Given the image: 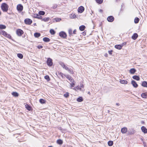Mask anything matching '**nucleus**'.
Wrapping results in <instances>:
<instances>
[{"instance_id":"bb28decb","label":"nucleus","mask_w":147,"mask_h":147,"mask_svg":"<svg viewBox=\"0 0 147 147\" xmlns=\"http://www.w3.org/2000/svg\"><path fill=\"white\" fill-rule=\"evenodd\" d=\"M41 35V34L40 33L35 32L34 34V36L35 38H38L40 37Z\"/></svg>"},{"instance_id":"1a4fd4ad","label":"nucleus","mask_w":147,"mask_h":147,"mask_svg":"<svg viewBox=\"0 0 147 147\" xmlns=\"http://www.w3.org/2000/svg\"><path fill=\"white\" fill-rule=\"evenodd\" d=\"M16 33L18 36H21L24 33V32L22 30L19 29L17 30Z\"/></svg>"},{"instance_id":"5701e85b","label":"nucleus","mask_w":147,"mask_h":147,"mask_svg":"<svg viewBox=\"0 0 147 147\" xmlns=\"http://www.w3.org/2000/svg\"><path fill=\"white\" fill-rule=\"evenodd\" d=\"M141 97L144 98H146L147 97V92H145L144 93H142L141 94Z\"/></svg>"},{"instance_id":"774afa93","label":"nucleus","mask_w":147,"mask_h":147,"mask_svg":"<svg viewBox=\"0 0 147 147\" xmlns=\"http://www.w3.org/2000/svg\"><path fill=\"white\" fill-rule=\"evenodd\" d=\"M25 37V35H23V36H22V37L23 38H24Z\"/></svg>"},{"instance_id":"a18cd8bd","label":"nucleus","mask_w":147,"mask_h":147,"mask_svg":"<svg viewBox=\"0 0 147 147\" xmlns=\"http://www.w3.org/2000/svg\"><path fill=\"white\" fill-rule=\"evenodd\" d=\"M103 0H96V2L98 4H101L103 2Z\"/></svg>"},{"instance_id":"bf43d9fd","label":"nucleus","mask_w":147,"mask_h":147,"mask_svg":"<svg viewBox=\"0 0 147 147\" xmlns=\"http://www.w3.org/2000/svg\"><path fill=\"white\" fill-rule=\"evenodd\" d=\"M124 6V4L123 3H122L121 5V8H122V7H123Z\"/></svg>"},{"instance_id":"f257e3e1","label":"nucleus","mask_w":147,"mask_h":147,"mask_svg":"<svg viewBox=\"0 0 147 147\" xmlns=\"http://www.w3.org/2000/svg\"><path fill=\"white\" fill-rule=\"evenodd\" d=\"M59 63L64 69L66 70L69 73L72 74H74V71L73 69L70 67H68L63 62L60 61L59 62Z\"/></svg>"},{"instance_id":"3c124183","label":"nucleus","mask_w":147,"mask_h":147,"mask_svg":"<svg viewBox=\"0 0 147 147\" xmlns=\"http://www.w3.org/2000/svg\"><path fill=\"white\" fill-rule=\"evenodd\" d=\"M57 7V4H55L53 5V6L52 7V8L53 9H55Z\"/></svg>"},{"instance_id":"13d9d810","label":"nucleus","mask_w":147,"mask_h":147,"mask_svg":"<svg viewBox=\"0 0 147 147\" xmlns=\"http://www.w3.org/2000/svg\"><path fill=\"white\" fill-rule=\"evenodd\" d=\"M99 11L101 13H102V12H103V10L102 9H100L99 10Z\"/></svg>"},{"instance_id":"c03bdc74","label":"nucleus","mask_w":147,"mask_h":147,"mask_svg":"<svg viewBox=\"0 0 147 147\" xmlns=\"http://www.w3.org/2000/svg\"><path fill=\"white\" fill-rule=\"evenodd\" d=\"M73 89L76 91H77V90H81V88L79 86H77L76 87H75L73 88Z\"/></svg>"},{"instance_id":"a19ab883","label":"nucleus","mask_w":147,"mask_h":147,"mask_svg":"<svg viewBox=\"0 0 147 147\" xmlns=\"http://www.w3.org/2000/svg\"><path fill=\"white\" fill-rule=\"evenodd\" d=\"M59 129L63 133L66 131V129H65L63 128L62 127H59Z\"/></svg>"},{"instance_id":"7c9ffc66","label":"nucleus","mask_w":147,"mask_h":147,"mask_svg":"<svg viewBox=\"0 0 147 147\" xmlns=\"http://www.w3.org/2000/svg\"><path fill=\"white\" fill-rule=\"evenodd\" d=\"M120 82L121 84H126L128 83L127 81L122 80H120Z\"/></svg>"},{"instance_id":"c9c22d12","label":"nucleus","mask_w":147,"mask_h":147,"mask_svg":"<svg viewBox=\"0 0 147 147\" xmlns=\"http://www.w3.org/2000/svg\"><path fill=\"white\" fill-rule=\"evenodd\" d=\"M38 13L40 16H43L45 14V12L43 11H40L38 12Z\"/></svg>"},{"instance_id":"2f4dec72","label":"nucleus","mask_w":147,"mask_h":147,"mask_svg":"<svg viewBox=\"0 0 147 147\" xmlns=\"http://www.w3.org/2000/svg\"><path fill=\"white\" fill-rule=\"evenodd\" d=\"M140 20V19L138 17H136L134 20V22L135 24L138 23Z\"/></svg>"},{"instance_id":"338daca9","label":"nucleus","mask_w":147,"mask_h":147,"mask_svg":"<svg viewBox=\"0 0 147 147\" xmlns=\"http://www.w3.org/2000/svg\"><path fill=\"white\" fill-rule=\"evenodd\" d=\"M33 24H34V26H36V23H34Z\"/></svg>"},{"instance_id":"c85d7f7f","label":"nucleus","mask_w":147,"mask_h":147,"mask_svg":"<svg viewBox=\"0 0 147 147\" xmlns=\"http://www.w3.org/2000/svg\"><path fill=\"white\" fill-rule=\"evenodd\" d=\"M76 100L78 102H81L83 100V99L82 97L80 96Z\"/></svg>"},{"instance_id":"f8f14e48","label":"nucleus","mask_w":147,"mask_h":147,"mask_svg":"<svg viewBox=\"0 0 147 147\" xmlns=\"http://www.w3.org/2000/svg\"><path fill=\"white\" fill-rule=\"evenodd\" d=\"M84 7L82 6H81L78 8V12L79 13H82L84 11Z\"/></svg>"},{"instance_id":"423d86ee","label":"nucleus","mask_w":147,"mask_h":147,"mask_svg":"<svg viewBox=\"0 0 147 147\" xmlns=\"http://www.w3.org/2000/svg\"><path fill=\"white\" fill-rule=\"evenodd\" d=\"M47 63L49 66H51L53 64L52 59L50 58H48L47 61Z\"/></svg>"},{"instance_id":"6e6552de","label":"nucleus","mask_w":147,"mask_h":147,"mask_svg":"<svg viewBox=\"0 0 147 147\" xmlns=\"http://www.w3.org/2000/svg\"><path fill=\"white\" fill-rule=\"evenodd\" d=\"M17 9L19 12H21L23 10V7L21 4H19L17 6Z\"/></svg>"},{"instance_id":"09e8293b","label":"nucleus","mask_w":147,"mask_h":147,"mask_svg":"<svg viewBox=\"0 0 147 147\" xmlns=\"http://www.w3.org/2000/svg\"><path fill=\"white\" fill-rule=\"evenodd\" d=\"M68 80L70 81V82H74V80L73 78H72L71 77H70V78H69Z\"/></svg>"},{"instance_id":"7ed1b4c3","label":"nucleus","mask_w":147,"mask_h":147,"mask_svg":"<svg viewBox=\"0 0 147 147\" xmlns=\"http://www.w3.org/2000/svg\"><path fill=\"white\" fill-rule=\"evenodd\" d=\"M0 34H2L6 37L11 39L13 41H14L13 39H12V38L11 35L8 34L4 30L0 31Z\"/></svg>"},{"instance_id":"6ab92c4d","label":"nucleus","mask_w":147,"mask_h":147,"mask_svg":"<svg viewBox=\"0 0 147 147\" xmlns=\"http://www.w3.org/2000/svg\"><path fill=\"white\" fill-rule=\"evenodd\" d=\"M56 74L59 77V76H61L62 78H64L63 75L64 76V75L62 72L58 71L56 73Z\"/></svg>"},{"instance_id":"a211bd4d","label":"nucleus","mask_w":147,"mask_h":147,"mask_svg":"<svg viewBox=\"0 0 147 147\" xmlns=\"http://www.w3.org/2000/svg\"><path fill=\"white\" fill-rule=\"evenodd\" d=\"M138 37V35L136 33H134L131 36V38L134 40H136Z\"/></svg>"},{"instance_id":"f704fd0d","label":"nucleus","mask_w":147,"mask_h":147,"mask_svg":"<svg viewBox=\"0 0 147 147\" xmlns=\"http://www.w3.org/2000/svg\"><path fill=\"white\" fill-rule=\"evenodd\" d=\"M113 142L112 141L109 140L108 142V144L109 146H111L113 145Z\"/></svg>"},{"instance_id":"603ef678","label":"nucleus","mask_w":147,"mask_h":147,"mask_svg":"<svg viewBox=\"0 0 147 147\" xmlns=\"http://www.w3.org/2000/svg\"><path fill=\"white\" fill-rule=\"evenodd\" d=\"M113 52V51L111 50H109L108 51L110 55H111L112 54Z\"/></svg>"},{"instance_id":"9b49d317","label":"nucleus","mask_w":147,"mask_h":147,"mask_svg":"<svg viewBox=\"0 0 147 147\" xmlns=\"http://www.w3.org/2000/svg\"><path fill=\"white\" fill-rule=\"evenodd\" d=\"M107 20L109 22H112L114 20V17L112 16H109L107 19Z\"/></svg>"},{"instance_id":"412c9836","label":"nucleus","mask_w":147,"mask_h":147,"mask_svg":"<svg viewBox=\"0 0 147 147\" xmlns=\"http://www.w3.org/2000/svg\"><path fill=\"white\" fill-rule=\"evenodd\" d=\"M141 85L143 87L147 88V81H143L141 84Z\"/></svg>"},{"instance_id":"79ce46f5","label":"nucleus","mask_w":147,"mask_h":147,"mask_svg":"<svg viewBox=\"0 0 147 147\" xmlns=\"http://www.w3.org/2000/svg\"><path fill=\"white\" fill-rule=\"evenodd\" d=\"M17 55L18 57L20 59H22L23 58V55L21 53H18Z\"/></svg>"},{"instance_id":"a878e982","label":"nucleus","mask_w":147,"mask_h":147,"mask_svg":"<svg viewBox=\"0 0 147 147\" xmlns=\"http://www.w3.org/2000/svg\"><path fill=\"white\" fill-rule=\"evenodd\" d=\"M86 28V27L84 25H82L79 27V29L81 31L84 30Z\"/></svg>"},{"instance_id":"39448f33","label":"nucleus","mask_w":147,"mask_h":147,"mask_svg":"<svg viewBox=\"0 0 147 147\" xmlns=\"http://www.w3.org/2000/svg\"><path fill=\"white\" fill-rule=\"evenodd\" d=\"M135 132L136 131L134 128L130 129L127 131V135L128 136L134 134Z\"/></svg>"},{"instance_id":"4d7b16f0","label":"nucleus","mask_w":147,"mask_h":147,"mask_svg":"<svg viewBox=\"0 0 147 147\" xmlns=\"http://www.w3.org/2000/svg\"><path fill=\"white\" fill-rule=\"evenodd\" d=\"M76 29H75L74 31H73V34H76Z\"/></svg>"},{"instance_id":"0eeeda50","label":"nucleus","mask_w":147,"mask_h":147,"mask_svg":"<svg viewBox=\"0 0 147 147\" xmlns=\"http://www.w3.org/2000/svg\"><path fill=\"white\" fill-rule=\"evenodd\" d=\"M24 22L26 24L30 25L32 23V21L30 18H26L24 20Z\"/></svg>"},{"instance_id":"e433bc0d","label":"nucleus","mask_w":147,"mask_h":147,"mask_svg":"<svg viewBox=\"0 0 147 147\" xmlns=\"http://www.w3.org/2000/svg\"><path fill=\"white\" fill-rule=\"evenodd\" d=\"M49 32L51 35H54L56 33L55 31L53 29H50Z\"/></svg>"},{"instance_id":"9d476101","label":"nucleus","mask_w":147,"mask_h":147,"mask_svg":"<svg viewBox=\"0 0 147 147\" xmlns=\"http://www.w3.org/2000/svg\"><path fill=\"white\" fill-rule=\"evenodd\" d=\"M32 17L34 18H37L38 19L41 20L42 19V16H40L39 14H34L32 15Z\"/></svg>"},{"instance_id":"f3484780","label":"nucleus","mask_w":147,"mask_h":147,"mask_svg":"<svg viewBox=\"0 0 147 147\" xmlns=\"http://www.w3.org/2000/svg\"><path fill=\"white\" fill-rule=\"evenodd\" d=\"M136 71V70L134 68H132L130 69L129 70V72L131 74H134Z\"/></svg>"},{"instance_id":"dca6fc26","label":"nucleus","mask_w":147,"mask_h":147,"mask_svg":"<svg viewBox=\"0 0 147 147\" xmlns=\"http://www.w3.org/2000/svg\"><path fill=\"white\" fill-rule=\"evenodd\" d=\"M141 129L142 131L144 134H146L147 133V129L144 126H142L141 127Z\"/></svg>"},{"instance_id":"6e6d98bb","label":"nucleus","mask_w":147,"mask_h":147,"mask_svg":"<svg viewBox=\"0 0 147 147\" xmlns=\"http://www.w3.org/2000/svg\"><path fill=\"white\" fill-rule=\"evenodd\" d=\"M126 42H124L122 43V44H121V46H122V47L124 45H126Z\"/></svg>"},{"instance_id":"72a5a7b5","label":"nucleus","mask_w":147,"mask_h":147,"mask_svg":"<svg viewBox=\"0 0 147 147\" xmlns=\"http://www.w3.org/2000/svg\"><path fill=\"white\" fill-rule=\"evenodd\" d=\"M53 20H53V22H54V21H55L56 22H60L61 20V18H55L53 19Z\"/></svg>"},{"instance_id":"052dcab7","label":"nucleus","mask_w":147,"mask_h":147,"mask_svg":"<svg viewBox=\"0 0 147 147\" xmlns=\"http://www.w3.org/2000/svg\"><path fill=\"white\" fill-rule=\"evenodd\" d=\"M7 13L9 15H11L12 13V12L11 11L9 12H7Z\"/></svg>"},{"instance_id":"ddd939ff","label":"nucleus","mask_w":147,"mask_h":147,"mask_svg":"<svg viewBox=\"0 0 147 147\" xmlns=\"http://www.w3.org/2000/svg\"><path fill=\"white\" fill-rule=\"evenodd\" d=\"M131 84L135 88H137L138 86V85L136 82L134 80H132L131 81Z\"/></svg>"},{"instance_id":"4be33fe9","label":"nucleus","mask_w":147,"mask_h":147,"mask_svg":"<svg viewBox=\"0 0 147 147\" xmlns=\"http://www.w3.org/2000/svg\"><path fill=\"white\" fill-rule=\"evenodd\" d=\"M132 78L134 79L137 81H139L140 79L139 76L137 75L134 76H132Z\"/></svg>"},{"instance_id":"b1692460","label":"nucleus","mask_w":147,"mask_h":147,"mask_svg":"<svg viewBox=\"0 0 147 147\" xmlns=\"http://www.w3.org/2000/svg\"><path fill=\"white\" fill-rule=\"evenodd\" d=\"M115 47L117 49L120 50L122 48V46L121 45H116L115 46Z\"/></svg>"},{"instance_id":"69168bd1","label":"nucleus","mask_w":147,"mask_h":147,"mask_svg":"<svg viewBox=\"0 0 147 147\" xmlns=\"http://www.w3.org/2000/svg\"><path fill=\"white\" fill-rule=\"evenodd\" d=\"M107 112H108V113H109V114L110 113H109L110 112V111L109 110H108L107 111Z\"/></svg>"},{"instance_id":"0e129e2a","label":"nucleus","mask_w":147,"mask_h":147,"mask_svg":"<svg viewBox=\"0 0 147 147\" xmlns=\"http://www.w3.org/2000/svg\"><path fill=\"white\" fill-rule=\"evenodd\" d=\"M116 105L117 106H119L120 105V104L119 103H117Z\"/></svg>"},{"instance_id":"4468645a","label":"nucleus","mask_w":147,"mask_h":147,"mask_svg":"<svg viewBox=\"0 0 147 147\" xmlns=\"http://www.w3.org/2000/svg\"><path fill=\"white\" fill-rule=\"evenodd\" d=\"M127 128L126 127H124L123 128H121V131L122 133L123 134H125L127 132Z\"/></svg>"},{"instance_id":"cd10ccee","label":"nucleus","mask_w":147,"mask_h":147,"mask_svg":"<svg viewBox=\"0 0 147 147\" xmlns=\"http://www.w3.org/2000/svg\"><path fill=\"white\" fill-rule=\"evenodd\" d=\"M11 94L15 97H17L19 96V94L16 92H13L11 93Z\"/></svg>"},{"instance_id":"de8ad7c7","label":"nucleus","mask_w":147,"mask_h":147,"mask_svg":"<svg viewBox=\"0 0 147 147\" xmlns=\"http://www.w3.org/2000/svg\"><path fill=\"white\" fill-rule=\"evenodd\" d=\"M71 86L70 87L72 88L75 85V82H72L71 84H70Z\"/></svg>"},{"instance_id":"864d4df0","label":"nucleus","mask_w":147,"mask_h":147,"mask_svg":"<svg viewBox=\"0 0 147 147\" xmlns=\"http://www.w3.org/2000/svg\"><path fill=\"white\" fill-rule=\"evenodd\" d=\"M37 48L38 49H40L43 48V46L42 45H38L37 46Z\"/></svg>"},{"instance_id":"f03ea898","label":"nucleus","mask_w":147,"mask_h":147,"mask_svg":"<svg viewBox=\"0 0 147 147\" xmlns=\"http://www.w3.org/2000/svg\"><path fill=\"white\" fill-rule=\"evenodd\" d=\"M9 7L8 5L5 3H2L1 6V9L3 12H7L8 10Z\"/></svg>"},{"instance_id":"680f3d73","label":"nucleus","mask_w":147,"mask_h":147,"mask_svg":"<svg viewBox=\"0 0 147 147\" xmlns=\"http://www.w3.org/2000/svg\"><path fill=\"white\" fill-rule=\"evenodd\" d=\"M107 55H108L107 53H106L105 54V56L106 57H107Z\"/></svg>"},{"instance_id":"37998d69","label":"nucleus","mask_w":147,"mask_h":147,"mask_svg":"<svg viewBox=\"0 0 147 147\" xmlns=\"http://www.w3.org/2000/svg\"><path fill=\"white\" fill-rule=\"evenodd\" d=\"M68 33L69 34V36H71V35L73 34L72 30L71 29H69L68 30Z\"/></svg>"},{"instance_id":"c756f323","label":"nucleus","mask_w":147,"mask_h":147,"mask_svg":"<svg viewBox=\"0 0 147 147\" xmlns=\"http://www.w3.org/2000/svg\"><path fill=\"white\" fill-rule=\"evenodd\" d=\"M50 19V18L49 17H47L43 18H42V19H41V20L42 21H43L45 22H47Z\"/></svg>"},{"instance_id":"8fccbe9b","label":"nucleus","mask_w":147,"mask_h":147,"mask_svg":"<svg viewBox=\"0 0 147 147\" xmlns=\"http://www.w3.org/2000/svg\"><path fill=\"white\" fill-rule=\"evenodd\" d=\"M64 76H65L67 79H69V78H70L71 77L69 75H65L64 74Z\"/></svg>"},{"instance_id":"2eb2a0df","label":"nucleus","mask_w":147,"mask_h":147,"mask_svg":"<svg viewBox=\"0 0 147 147\" xmlns=\"http://www.w3.org/2000/svg\"><path fill=\"white\" fill-rule=\"evenodd\" d=\"M25 106L26 108L29 111H32L33 110L32 107L28 104H26Z\"/></svg>"},{"instance_id":"58836bf2","label":"nucleus","mask_w":147,"mask_h":147,"mask_svg":"<svg viewBox=\"0 0 147 147\" xmlns=\"http://www.w3.org/2000/svg\"><path fill=\"white\" fill-rule=\"evenodd\" d=\"M6 28V26L5 25L3 24H0V29H4Z\"/></svg>"},{"instance_id":"20e7f679","label":"nucleus","mask_w":147,"mask_h":147,"mask_svg":"<svg viewBox=\"0 0 147 147\" xmlns=\"http://www.w3.org/2000/svg\"><path fill=\"white\" fill-rule=\"evenodd\" d=\"M59 36L61 38L65 39L67 37V34L65 32L62 31L59 32Z\"/></svg>"},{"instance_id":"5fc2aeb1","label":"nucleus","mask_w":147,"mask_h":147,"mask_svg":"<svg viewBox=\"0 0 147 147\" xmlns=\"http://www.w3.org/2000/svg\"><path fill=\"white\" fill-rule=\"evenodd\" d=\"M82 34L84 36L86 35V31H84V32H82Z\"/></svg>"},{"instance_id":"49530a36","label":"nucleus","mask_w":147,"mask_h":147,"mask_svg":"<svg viewBox=\"0 0 147 147\" xmlns=\"http://www.w3.org/2000/svg\"><path fill=\"white\" fill-rule=\"evenodd\" d=\"M63 96L65 98H67L69 96V93L68 92H67L64 94Z\"/></svg>"},{"instance_id":"473e14b6","label":"nucleus","mask_w":147,"mask_h":147,"mask_svg":"<svg viewBox=\"0 0 147 147\" xmlns=\"http://www.w3.org/2000/svg\"><path fill=\"white\" fill-rule=\"evenodd\" d=\"M39 102L40 103L43 104L46 103V101L43 99L41 98L39 100Z\"/></svg>"},{"instance_id":"aec40b11","label":"nucleus","mask_w":147,"mask_h":147,"mask_svg":"<svg viewBox=\"0 0 147 147\" xmlns=\"http://www.w3.org/2000/svg\"><path fill=\"white\" fill-rule=\"evenodd\" d=\"M56 142L57 144L61 145L63 144V142L61 139H58L57 140Z\"/></svg>"},{"instance_id":"393cba45","label":"nucleus","mask_w":147,"mask_h":147,"mask_svg":"<svg viewBox=\"0 0 147 147\" xmlns=\"http://www.w3.org/2000/svg\"><path fill=\"white\" fill-rule=\"evenodd\" d=\"M43 40L45 42H48L50 41V39L48 37H45L43 38Z\"/></svg>"},{"instance_id":"4c0bfd02","label":"nucleus","mask_w":147,"mask_h":147,"mask_svg":"<svg viewBox=\"0 0 147 147\" xmlns=\"http://www.w3.org/2000/svg\"><path fill=\"white\" fill-rule=\"evenodd\" d=\"M70 17L71 19H74L76 18V16L75 14H72L70 15Z\"/></svg>"},{"instance_id":"e2e57ef3","label":"nucleus","mask_w":147,"mask_h":147,"mask_svg":"<svg viewBox=\"0 0 147 147\" xmlns=\"http://www.w3.org/2000/svg\"><path fill=\"white\" fill-rule=\"evenodd\" d=\"M84 87V85L82 84L81 85H80V87L81 88H83Z\"/></svg>"},{"instance_id":"ea45409f","label":"nucleus","mask_w":147,"mask_h":147,"mask_svg":"<svg viewBox=\"0 0 147 147\" xmlns=\"http://www.w3.org/2000/svg\"><path fill=\"white\" fill-rule=\"evenodd\" d=\"M45 79L47 81H49L50 80V78L48 75H46L44 76Z\"/></svg>"}]
</instances>
